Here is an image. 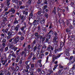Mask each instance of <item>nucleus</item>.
Here are the masks:
<instances>
[{
	"label": "nucleus",
	"mask_w": 75,
	"mask_h": 75,
	"mask_svg": "<svg viewBox=\"0 0 75 75\" xmlns=\"http://www.w3.org/2000/svg\"><path fill=\"white\" fill-rule=\"evenodd\" d=\"M15 39L13 40V41L11 42V44H17V43L20 39V36H16L13 39Z\"/></svg>",
	"instance_id": "f257e3e1"
},
{
	"label": "nucleus",
	"mask_w": 75,
	"mask_h": 75,
	"mask_svg": "<svg viewBox=\"0 0 75 75\" xmlns=\"http://www.w3.org/2000/svg\"><path fill=\"white\" fill-rule=\"evenodd\" d=\"M2 43V46L4 47L3 48H4L6 47V39H3L1 42Z\"/></svg>",
	"instance_id": "f03ea898"
},
{
	"label": "nucleus",
	"mask_w": 75,
	"mask_h": 75,
	"mask_svg": "<svg viewBox=\"0 0 75 75\" xmlns=\"http://www.w3.org/2000/svg\"><path fill=\"white\" fill-rule=\"evenodd\" d=\"M66 23L67 25H68L69 28H72V25L71 24L69 23V21L68 20H67L65 22Z\"/></svg>",
	"instance_id": "7ed1b4c3"
},
{
	"label": "nucleus",
	"mask_w": 75,
	"mask_h": 75,
	"mask_svg": "<svg viewBox=\"0 0 75 75\" xmlns=\"http://www.w3.org/2000/svg\"><path fill=\"white\" fill-rule=\"evenodd\" d=\"M28 55V53L27 54V52H25L24 51H23V52L21 53V56H23V55L25 57H26V55Z\"/></svg>",
	"instance_id": "20e7f679"
},
{
	"label": "nucleus",
	"mask_w": 75,
	"mask_h": 75,
	"mask_svg": "<svg viewBox=\"0 0 75 75\" xmlns=\"http://www.w3.org/2000/svg\"><path fill=\"white\" fill-rule=\"evenodd\" d=\"M52 59V61L53 62H55V59H58V58H57V56H55V55L54 54L53 55V57Z\"/></svg>",
	"instance_id": "39448f33"
},
{
	"label": "nucleus",
	"mask_w": 75,
	"mask_h": 75,
	"mask_svg": "<svg viewBox=\"0 0 75 75\" xmlns=\"http://www.w3.org/2000/svg\"><path fill=\"white\" fill-rule=\"evenodd\" d=\"M65 40H64V42H60V47L61 48H62V47H63V45H64V44H65Z\"/></svg>",
	"instance_id": "423d86ee"
},
{
	"label": "nucleus",
	"mask_w": 75,
	"mask_h": 75,
	"mask_svg": "<svg viewBox=\"0 0 75 75\" xmlns=\"http://www.w3.org/2000/svg\"><path fill=\"white\" fill-rule=\"evenodd\" d=\"M8 12H12V14H14L16 12V10L13 8H11V10H9Z\"/></svg>",
	"instance_id": "0eeeda50"
},
{
	"label": "nucleus",
	"mask_w": 75,
	"mask_h": 75,
	"mask_svg": "<svg viewBox=\"0 0 75 75\" xmlns=\"http://www.w3.org/2000/svg\"><path fill=\"white\" fill-rule=\"evenodd\" d=\"M58 22L60 24H62H62H63L64 25H65V22H64L63 21V19H62L60 18Z\"/></svg>",
	"instance_id": "6e6552de"
},
{
	"label": "nucleus",
	"mask_w": 75,
	"mask_h": 75,
	"mask_svg": "<svg viewBox=\"0 0 75 75\" xmlns=\"http://www.w3.org/2000/svg\"><path fill=\"white\" fill-rule=\"evenodd\" d=\"M65 53L66 54V56H69V50L68 49H66L65 51Z\"/></svg>",
	"instance_id": "1a4fd4ad"
},
{
	"label": "nucleus",
	"mask_w": 75,
	"mask_h": 75,
	"mask_svg": "<svg viewBox=\"0 0 75 75\" xmlns=\"http://www.w3.org/2000/svg\"><path fill=\"white\" fill-rule=\"evenodd\" d=\"M20 27V25L18 24L16 26V27L15 28V30L16 32H17L18 31V28Z\"/></svg>",
	"instance_id": "9d476101"
},
{
	"label": "nucleus",
	"mask_w": 75,
	"mask_h": 75,
	"mask_svg": "<svg viewBox=\"0 0 75 75\" xmlns=\"http://www.w3.org/2000/svg\"><path fill=\"white\" fill-rule=\"evenodd\" d=\"M66 31L67 33H71V29H69V28H67L66 30Z\"/></svg>",
	"instance_id": "9b49d317"
},
{
	"label": "nucleus",
	"mask_w": 75,
	"mask_h": 75,
	"mask_svg": "<svg viewBox=\"0 0 75 75\" xmlns=\"http://www.w3.org/2000/svg\"><path fill=\"white\" fill-rule=\"evenodd\" d=\"M37 23H38V20L37 21L36 20H35L33 22V25H34V26L36 25Z\"/></svg>",
	"instance_id": "f8f14e48"
},
{
	"label": "nucleus",
	"mask_w": 75,
	"mask_h": 75,
	"mask_svg": "<svg viewBox=\"0 0 75 75\" xmlns=\"http://www.w3.org/2000/svg\"><path fill=\"white\" fill-rule=\"evenodd\" d=\"M33 55V53L32 52L30 53V56L28 57V58L27 59V60H28V61H29L31 58L32 57V56Z\"/></svg>",
	"instance_id": "ddd939ff"
},
{
	"label": "nucleus",
	"mask_w": 75,
	"mask_h": 75,
	"mask_svg": "<svg viewBox=\"0 0 75 75\" xmlns=\"http://www.w3.org/2000/svg\"><path fill=\"white\" fill-rule=\"evenodd\" d=\"M45 19L44 18L43 20L40 21V23L41 24H44L45 23Z\"/></svg>",
	"instance_id": "4468645a"
},
{
	"label": "nucleus",
	"mask_w": 75,
	"mask_h": 75,
	"mask_svg": "<svg viewBox=\"0 0 75 75\" xmlns=\"http://www.w3.org/2000/svg\"><path fill=\"white\" fill-rule=\"evenodd\" d=\"M48 34L50 35H52L54 34V32L52 30H50Z\"/></svg>",
	"instance_id": "2eb2a0df"
},
{
	"label": "nucleus",
	"mask_w": 75,
	"mask_h": 75,
	"mask_svg": "<svg viewBox=\"0 0 75 75\" xmlns=\"http://www.w3.org/2000/svg\"><path fill=\"white\" fill-rule=\"evenodd\" d=\"M52 13H53L54 14H56V7L55 6L54 7V9L53 10Z\"/></svg>",
	"instance_id": "dca6fc26"
},
{
	"label": "nucleus",
	"mask_w": 75,
	"mask_h": 75,
	"mask_svg": "<svg viewBox=\"0 0 75 75\" xmlns=\"http://www.w3.org/2000/svg\"><path fill=\"white\" fill-rule=\"evenodd\" d=\"M18 48L17 47H15V46H13V47L12 48V50H14V51H16V50H17Z\"/></svg>",
	"instance_id": "f3484780"
},
{
	"label": "nucleus",
	"mask_w": 75,
	"mask_h": 75,
	"mask_svg": "<svg viewBox=\"0 0 75 75\" xmlns=\"http://www.w3.org/2000/svg\"><path fill=\"white\" fill-rule=\"evenodd\" d=\"M38 33H36L35 34V35L36 36V37H37V39H38L40 38V35H38Z\"/></svg>",
	"instance_id": "a211bd4d"
},
{
	"label": "nucleus",
	"mask_w": 75,
	"mask_h": 75,
	"mask_svg": "<svg viewBox=\"0 0 75 75\" xmlns=\"http://www.w3.org/2000/svg\"><path fill=\"white\" fill-rule=\"evenodd\" d=\"M36 65V64H32L31 65V68L33 69V70H34V65Z\"/></svg>",
	"instance_id": "6ab92c4d"
},
{
	"label": "nucleus",
	"mask_w": 75,
	"mask_h": 75,
	"mask_svg": "<svg viewBox=\"0 0 75 75\" xmlns=\"http://www.w3.org/2000/svg\"><path fill=\"white\" fill-rule=\"evenodd\" d=\"M25 17L26 16H24L23 15H22L21 16V19L22 20H25Z\"/></svg>",
	"instance_id": "aec40b11"
},
{
	"label": "nucleus",
	"mask_w": 75,
	"mask_h": 75,
	"mask_svg": "<svg viewBox=\"0 0 75 75\" xmlns=\"http://www.w3.org/2000/svg\"><path fill=\"white\" fill-rule=\"evenodd\" d=\"M49 39H48V38H46L45 40V42H48V43L50 42V40Z\"/></svg>",
	"instance_id": "412c9836"
},
{
	"label": "nucleus",
	"mask_w": 75,
	"mask_h": 75,
	"mask_svg": "<svg viewBox=\"0 0 75 75\" xmlns=\"http://www.w3.org/2000/svg\"><path fill=\"white\" fill-rule=\"evenodd\" d=\"M14 9H16V10H18L19 8V6H18L15 5L14 6Z\"/></svg>",
	"instance_id": "4be33fe9"
},
{
	"label": "nucleus",
	"mask_w": 75,
	"mask_h": 75,
	"mask_svg": "<svg viewBox=\"0 0 75 75\" xmlns=\"http://www.w3.org/2000/svg\"><path fill=\"white\" fill-rule=\"evenodd\" d=\"M37 45H36L35 46H34V47L33 48V52H35V51L37 50Z\"/></svg>",
	"instance_id": "5701e85b"
},
{
	"label": "nucleus",
	"mask_w": 75,
	"mask_h": 75,
	"mask_svg": "<svg viewBox=\"0 0 75 75\" xmlns=\"http://www.w3.org/2000/svg\"><path fill=\"white\" fill-rule=\"evenodd\" d=\"M57 13H59V12H61V11L62 9L58 7H57Z\"/></svg>",
	"instance_id": "b1692460"
},
{
	"label": "nucleus",
	"mask_w": 75,
	"mask_h": 75,
	"mask_svg": "<svg viewBox=\"0 0 75 75\" xmlns=\"http://www.w3.org/2000/svg\"><path fill=\"white\" fill-rule=\"evenodd\" d=\"M33 10H32L31 11V13L30 15V17H31V18H32V17H33Z\"/></svg>",
	"instance_id": "393cba45"
},
{
	"label": "nucleus",
	"mask_w": 75,
	"mask_h": 75,
	"mask_svg": "<svg viewBox=\"0 0 75 75\" xmlns=\"http://www.w3.org/2000/svg\"><path fill=\"white\" fill-rule=\"evenodd\" d=\"M47 48V46L45 45H44L42 46V50L43 49H44L45 50V48Z\"/></svg>",
	"instance_id": "a878e982"
},
{
	"label": "nucleus",
	"mask_w": 75,
	"mask_h": 75,
	"mask_svg": "<svg viewBox=\"0 0 75 75\" xmlns=\"http://www.w3.org/2000/svg\"><path fill=\"white\" fill-rule=\"evenodd\" d=\"M14 44H13L11 43V44L9 46V48H11V49H12V48L13 47H14Z\"/></svg>",
	"instance_id": "bb28decb"
},
{
	"label": "nucleus",
	"mask_w": 75,
	"mask_h": 75,
	"mask_svg": "<svg viewBox=\"0 0 75 75\" xmlns=\"http://www.w3.org/2000/svg\"><path fill=\"white\" fill-rule=\"evenodd\" d=\"M17 23L18 24V21H17V20L16 18H15V21L13 22V24H17Z\"/></svg>",
	"instance_id": "cd10ccee"
},
{
	"label": "nucleus",
	"mask_w": 75,
	"mask_h": 75,
	"mask_svg": "<svg viewBox=\"0 0 75 75\" xmlns=\"http://www.w3.org/2000/svg\"><path fill=\"white\" fill-rule=\"evenodd\" d=\"M7 34L8 35H11L12 36V33H11L10 32V31H8L7 33Z\"/></svg>",
	"instance_id": "c85d7f7f"
},
{
	"label": "nucleus",
	"mask_w": 75,
	"mask_h": 75,
	"mask_svg": "<svg viewBox=\"0 0 75 75\" xmlns=\"http://www.w3.org/2000/svg\"><path fill=\"white\" fill-rule=\"evenodd\" d=\"M59 74H61L63 73V71H62V69H60L59 71Z\"/></svg>",
	"instance_id": "c756f323"
},
{
	"label": "nucleus",
	"mask_w": 75,
	"mask_h": 75,
	"mask_svg": "<svg viewBox=\"0 0 75 75\" xmlns=\"http://www.w3.org/2000/svg\"><path fill=\"white\" fill-rule=\"evenodd\" d=\"M13 3H18V0H12Z\"/></svg>",
	"instance_id": "7c9ffc66"
},
{
	"label": "nucleus",
	"mask_w": 75,
	"mask_h": 75,
	"mask_svg": "<svg viewBox=\"0 0 75 75\" xmlns=\"http://www.w3.org/2000/svg\"><path fill=\"white\" fill-rule=\"evenodd\" d=\"M42 30L45 31V32H47V28H42Z\"/></svg>",
	"instance_id": "2f4dec72"
},
{
	"label": "nucleus",
	"mask_w": 75,
	"mask_h": 75,
	"mask_svg": "<svg viewBox=\"0 0 75 75\" xmlns=\"http://www.w3.org/2000/svg\"><path fill=\"white\" fill-rule=\"evenodd\" d=\"M11 56H12V57H13L14 58H16L17 57L16 56V54L14 53H12L11 54Z\"/></svg>",
	"instance_id": "473e14b6"
},
{
	"label": "nucleus",
	"mask_w": 75,
	"mask_h": 75,
	"mask_svg": "<svg viewBox=\"0 0 75 75\" xmlns=\"http://www.w3.org/2000/svg\"><path fill=\"white\" fill-rule=\"evenodd\" d=\"M53 42L54 44L55 45H57V43H58V42L57 40H53Z\"/></svg>",
	"instance_id": "72a5a7b5"
},
{
	"label": "nucleus",
	"mask_w": 75,
	"mask_h": 75,
	"mask_svg": "<svg viewBox=\"0 0 75 75\" xmlns=\"http://www.w3.org/2000/svg\"><path fill=\"white\" fill-rule=\"evenodd\" d=\"M47 38L50 39V38H51V35H49V34H48L47 35Z\"/></svg>",
	"instance_id": "f704fd0d"
},
{
	"label": "nucleus",
	"mask_w": 75,
	"mask_h": 75,
	"mask_svg": "<svg viewBox=\"0 0 75 75\" xmlns=\"http://www.w3.org/2000/svg\"><path fill=\"white\" fill-rule=\"evenodd\" d=\"M7 1L6 4H7V7H9V5H10V1Z\"/></svg>",
	"instance_id": "c9c22d12"
},
{
	"label": "nucleus",
	"mask_w": 75,
	"mask_h": 75,
	"mask_svg": "<svg viewBox=\"0 0 75 75\" xmlns=\"http://www.w3.org/2000/svg\"><path fill=\"white\" fill-rule=\"evenodd\" d=\"M20 40L21 41H23L24 39V38L23 36H21L20 38Z\"/></svg>",
	"instance_id": "e433bc0d"
},
{
	"label": "nucleus",
	"mask_w": 75,
	"mask_h": 75,
	"mask_svg": "<svg viewBox=\"0 0 75 75\" xmlns=\"http://www.w3.org/2000/svg\"><path fill=\"white\" fill-rule=\"evenodd\" d=\"M73 58H74V56H71L70 57L69 59V60H70V61H71V60L73 59Z\"/></svg>",
	"instance_id": "4c0bfd02"
},
{
	"label": "nucleus",
	"mask_w": 75,
	"mask_h": 75,
	"mask_svg": "<svg viewBox=\"0 0 75 75\" xmlns=\"http://www.w3.org/2000/svg\"><path fill=\"white\" fill-rule=\"evenodd\" d=\"M9 30V28H6V29L5 33H7L8 32V31Z\"/></svg>",
	"instance_id": "58836bf2"
},
{
	"label": "nucleus",
	"mask_w": 75,
	"mask_h": 75,
	"mask_svg": "<svg viewBox=\"0 0 75 75\" xmlns=\"http://www.w3.org/2000/svg\"><path fill=\"white\" fill-rule=\"evenodd\" d=\"M15 70H16L17 71H18L19 70V67L18 66H16Z\"/></svg>",
	"instance_id": "ea45409f"
},
{
	"label": "nucleus",
	"mask_w": 75,
	"mask_h": 75,
	"mask_svg": "<svg viewBox=\"0 0 75 75\" xmlns=\"http://www.w3.org/2000/svg\"><path fill=\"white\" fill-rule=\"evenodd\" d=\"M53 27V25L52 24V23H51L50 24V25L49 28H52Z\"/></svg>",
	"instance_id": "a19ab883"
},
{
	"label": "nucleus",
	"mask_w": 75,
	"mask_h": 75,
	"mask_svg": "<svg viewBox=\"0 0 75 75\" xmlns=\"http://www.w3.org/2000/svg\"><path fill=\"white\" fill-rule=\"evenodd\" d=\"M25 6L21 5L20 8H21V9H23L24 8H25Z\"/></svg>",
	"instance_id": "79ce46f5"
},
{
	"label": "nucleus",
	"mask_w": 75,
	"mask_h": 75,
	"mask_svg": "<svg viewBox=\"0 0 75 75\" xmlns=\"http://www.w3.org/2000/svg\"><path fill=\"white\" fill-rule=\"evenodd\" d=\"M41 46L40 45H38V47L37 49L39 50V51H40V50H41Z\"/></svg>",
	"instance_id": "37998d69"
},
{
	"label": "nucleus",
	"mask_w": 75,
	"mask_h": 75,
	"mask_svg": "<svg viewBox=\"0 0 75 75\" xmlns=\"http://www.w3.org/2000/svg\"><path fill=\"white\" fill-rule=\"evenodd\" d=\"M10 68H9V69H8V72L7 73V75H11V73L9 72V70H10Z\"/></svg>",
	"instance_id": "c03bdc74"
},
{
	"label": "nucleus",
	"mask_w": 75,
	"mask_h": 75,
	"mask_svg": "<svg viewBox=\"0 0 75 75\" xmlns=\"http://www.w3.org/2000/svg\"><path fill=\"white\" fill-rule=\"evenodd\" d=\"M26 27H25L24 26H22V27L21 28V30H22V31H23L24 30V28H25Z\"/></svg>",
	"instance_id": "a18cd8bd"
},
{
	"label": "nucleus",
	"mask_w": 75,
	"mask_h": 75,
	"mask_svg": "<svg viewBox=\"0 0 75 75\" xmlns=\"http://www.w3.org/2000/svg\"><path fill=\"white\" fill-rule=\"evenodd\" d=\"M57 51L59 52V51H61V50H62V48H58L57 49Z\"/></svg>",
	"instance_id": "49530a36"
},
{
	"label": "nucleus",
	"mask_w": 75,
	"mask_h": 75,
	"mask_svg": "<svg viewBox=\"0 0 75 75\" xmlns=\"http://www.w3.org/2000/svg\"><path fill=\"white\" fill-rule=\"evenodd\" d=\"M58 39V37L57 36H55L53 39V41H56Z\"/></svg>",
	"instance_id": "de8ad7c7"
},
{
	"label": "nucleus",
	"mask_w": 75,
	"mask_h": 75,
	"mask_svg": "<svg viewBox=\"0 0 75 75\" xmlns=\"http://www.w3.org/2000/svg\"><path fill=\"white\" fill-rule=\"evenodd\" d=\"M38 30L40 31V30H41V26H40V25H38Z\"/></svg>",
	"instance_id": "09e8293b"
},
{
	"label": "nucleus",
	"mask_w": 75,
	"mask_h": 75,
	"mask_svg": "<svg viewBox=\"0 0 75 75\" xmlns=\"http://www.w3.org/2000/svg\"><path fill=\"white\" fill-rule=\"evenodd\" d=\"M4 50V49H3V48H1V49H0V52H1L0 53H1V54L2 52H3Z\"/></svg>",
	"instance_id": "8fccbe9b"
},
{
	"label": "nucleus",
	"mask_w": 75,
	"mask_h": 75,
	"mask_svg": "<svg viewBox=\"0 0 75 75\" xmlns=\"http://www.w3.org/2000/svg\"><path fill=\"white\" fill-rule=\"evenodd\" d=\"M8 47H6L5 48V50L4 51V52L5 51H7L8 50Z\"/></svg>",
	"instance_id": "3c124183"
},
{
	"label": "nucleus",
	"mask_w": 75,
	"mask_h": 75,
	"mask_svg": "<svg viewBox=\"0 0 75 75\" xmlns=\"http://www.w3.org/2000/svg\"><path fill=\"white\" fill-rule=\"evenodd\" d=\"M20 50H16V55H18V52H20Z\"/></svg>",
	"instance_id": "603ef678"
},
{
	"label": "nucleus",
	"mask_w": 75,
	"mask_h": 75,
	"mask_svg": "<svg viewBox=\"0 0 75 75\" xmlns=\"http://www.w3.org/2000/svg\"><path fill=\"white\" fill-rule=\"evenodd\" d=\"M44 53L41 54L40 55V58L42 59V57H43V56H44Z\"/></svg>",
	"instance_id": "864d4df0"
},
{
	"label": "nucleus",
	"mask_w": 75,
	"mask_h": 75,
	"mask_svg": "<svg viewBox=\"0 0 75 75\" xmlns=\"http://www.w3.org/2000/svg\"><path fill=\"white\" fill-rule=\"evenodd\" d=\"M49 58V56H47L46 58V62H48Z\"/></svg>",
	"instance_id": "5fc2aeb1"
},
{
	"label": "nucleus",
	"mask_w": 75,
	"mask_h": 75,
	"mask_svg": "<svg viewBox=\"0 0 75 75\" xmlns=\"http://www.w3.org/2000/svg\"><path fill=\"white\" fill-rule=\"evenodd\" d=\"M11 69H12V70H13V71H16V69L14 68V67H11Z\"/></svg>",
	"instance_id": "6e6d98bb"
},
{
	"label": "nucleus",
	"mask_w": 75,
	"mask_h": 75,
	"mask_svg": "<svg viewBox=\"0 0 75 75\" xmlns=\"http://www.w3.org/2000/svg\"><path fill=\"white\" fill-rule=\"evenodd\" d=\"M28 4H30L31 3V0H28Z\"/></svg>",
	"instance_id": "4d7b16f0"
},
{
	"label": "nucleus",
	"mask_w": 75,
	"mask_h": 75,
	"mask_svg": "<svg viewBox=\"0 0 75 75\" xmlns=\"http://www.w3.org/2000/svg\"><path fill=\"white\" fill-rule=\"evenodd\" d=\"M28 24H29L30 27H31L33 25V23H30V21H29V22H28Z\"/></svg>",
	"instance_id": "13d9d810"
},
{
	"label": "nucleus",
	"mask_w": 75,
	"mask_h": 75,
	"mask_svg": "<svg viewBox=\"0 0 75 75\" xmlns=\"http://www.w3.org/2000/svg\"><path fill=\"white\" fill-rule=\"evenodd\" d=\"M62 54H61V53H60L59 54H58L57 56H56L57 58H59V57H61V55Z\"/></svg>",
	"instance_id": "bf43d9fd"
},
{
	"label": "nucleus",
	"mask_w": 75,
	"mask_h": 75,
	"mask_svg": "<svg viewBox=\"0 0 75 75\" xmlns=\"http://www.w3.org/2000/svg\"><path fill=\"white\" fill-rule=\"evenodd\" d=\"M54 45H53L51 47V48H50L51 49V50L52 51L54 50Z\"/></svg>",
	"instance_id": "052dcab7"
},
{
	"label": "nucleus",
	"mask_w": 75,
	"mask_h": 75,
	"mask_svg": "<svg viewBox=\"0 0 75 75\" xmlns=\"http://www.w3.org/2000/svg\"><path fill=\"white\" fill-rule=\"evenodd\" d=\"M51 48V45H49L47 47V50H49Z\"/></svg>",
	"instance_id": "680f3d73"
},
{
	"label": "nucleus",
	"mask_w": 75,
	"mask_h": 75,
	"mask_svg": "<svg viewBox=\"0 0 75 75\" xmlns=\"http://www.w3.org/2000/svg\"><path fill=\"white\" fill-rule=\"evenodd\" d=\"M35 59H36V57H35V56H34L32 58V60H35Z\"/></svg>",
	"instance_id": "e2e57ef3"
},
{
	"label": "nucleus",
	"mask_w": 75,
	"mask_h": 75,
	"mask_svg": "<svg viewBox=\"0 0 75 75\" xmlns=\"http://www.w3.org/2000/svg\"><path fill=\"white\" fill-rule=\"evenodd\" d=\"M35 45V44H34V43H33L31 44V47L32 48H33L34 47V45Z\"/></svg>",
	"instance_id": "0e129e2a"
},
{
	"label": "nucleus",
	"mask_w": 75,
	"mask_h": 75,
	"mask_svg": "<svg viewBox=\"0 0 75 75\" xmlns=\"http://www.w3.org/2000/svg\"><path fill=\"white\" fill-rule=\"evenodd\" d=\"M4 21H7V19L6 17H5L4 19Z\"/></svg>",
	"instance_id": "69168bd1"
},
{
	"label": "nucleus",
	"mask_w": 75,
	"mask_h": 75,
	"mask_svg": "<svg viewBox=\"0 0 75 75\" xmlns=\"http://www.w3.org/2000/svg\"><path fill=\"white\" fill-rule=\"evenodd\" d=\"M26 69H29V68H30V66H29V65H27L26 66Z\"/></svg>",
	"instance_id": "338daca9"
},
{
	"label": "nucleus",
	"mask_w": 75,
	"mask_h": 75,
	"mask_svg": "<svg viewBox=\"0 0 75 75\" xmlns=\"http://www.w3.org/2000/svg\"><path fill=\"white\" fill-rule=\"evenodd\" d=\"M72 15L73 16L75 15V11H74L73 12H72Z\"/></svg>",
	"instance_id": "774afa93"
}]
</instances>
